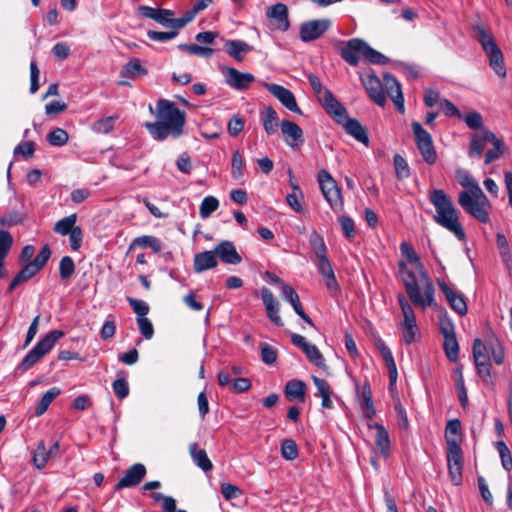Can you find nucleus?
I'll return each mask as SVG.
<instances>
[{
    "mask_svg": "<svg viewBox=\"0 0 512 512\" xmlns=\"http://www.w3.org/2000/svg\"><path fill=\"white\" fill-rule=\"evenodd\" d=\"M148 70L142 66L138 58H132L120 71L121 78H136L147 75Z\"/></svg>",
    "mask_w": 512,
    "mask_h": 512,
    "instance_id": "obj_35",
    "label": "nucleus"
},
{
    "mask_svg": "<svg viewBox=\"0 0 512 512\" xmlns=\"http://www.w3.org/2000/svg\"><path fill=\"white\" fill-rule=\"evenodd\" d=\"M411 126L417 148L423 160L429 165L435 164L437 161V152L431 134L417 121L412 122Z\"/></svg>",
    "mask_w": 512,
    "mask_h": 512,
    "instance_id": "obj_9",
    "label": "nucleus"
},
{
    "mask_svg": "<svg viewBox=\"0 0 512 512\" xmlns=\"http://www.w3.org/2000/svg\"><path fill=\"white\" fill-rule=\"evenodd\" d=\"M281 455L285 460H295L298 457V448L296 442L292 439H285L281 443Z\"/></svg>",
    "mask_w": 512,
    "mask_h": 512,
    "instance_id": "obj_55",
    "label": "nucleus"
},
{
    "mask_svg": "<svg viewBox=\"0 0 512 512\" xmlns=\"http://www.w3.org/2000/svg\"><path fill=\"white\" fill-rule=\"evenodd\" d=\"M334 120L343 125L345 128V131L355 138L358 142L362 143L366 147L369 146V137L365 130V128L362 126V124L355 118H349L347 114V110L345 109V113L343 118H339L336 115H331Z\"/></svg>",
    "mask_w": 512,
    "mask_h": 512,
    "instance_id": "obj_12",
    "label": "nucleus"
},
{
    "mask_svg": "<svg viewBox=\"0 0 512 512\" xmlns=\"http://www.w3.org/2000/svg\"><path fill=\"white\" fill-rule=\"evenodd\" d=\"M306 384L300 380H290L286 383L284 393L285 396L290 400H299L304 402L305 400Z\"/></svg>",
    "mask_w": 512,
    "mask_h": 512,
    "instance_id": "obj_34",
    "label": "nucleus"
},
{
    "mask_svg": "<svg viewBox=\"0 0 512 512\" xmlns=\"http://www.w3.org/2000/svg\"><path fill=\"white\" fill-rule=\"evenodd\" d=\"M49 459H51V456L48 453V449L46 448L45 442L41 440L38 442L36 449L33 453V464L38 470H41L46 466Z\"/></svg>",
    "mask_w": 512,
    "mask_h": 512,
    "instance_id": "obj_40",
    "label": "nucleus"
},
{
    "mask_svg": "<svg viewBox=\"0 0 512 512\" xmlns=\"http://www.w3.org/2000/svg\"><path fill=\"white\" fill-rule=\"evenodd\" d=\"M318 182L322 194L330 207L336 212L341 211L343 208L341 190L331 174L324 169L320 170L318 172Z\"/></svg>",
    "mask_w": 512,
    "mask_h": 512,
    "instance_id": "obj_8",
    "label": "nucleus"
},
{
    "mask_svg": "<svg viewBox=\"0 0 512 512\" xmlns=\"http://www.w3.org/2000/svg\"><path fill=\"white\" fill-rule=\"evenodd\" d=\"M245 161L239 150H235L232 154L231 175L234 179L240 180L244 176Z\"/></svg>",
    "mask_w": 512,
    "mask_h": 512,
    "instance_id": "obj_45",
    "label": "nucleus"
},
{
    "mask_svg": "<svg viewBox=\"0 0 512 512\" xmlns=\"http://www.w3.org/2000/svg\"><path fill=\"white\" fill-rule=\"evenodd\" d=\"M496 448L499 452L503 468L506 471H511L512 470V455H511V452H510L508 446L505 444V442L498 441L496 443Z\"/></svg>",
    "mask_w": 512,
    "mask_h": 512,
    "instance_id": "obj_57",
    "label": "nucleus"
},
{
    "mask_svg": "<svg viewBox=\"0 0 512 512\" xmlns=\"http://www.w3.org/2000/svg\"><path fill=\"white\" fill-rule=\"evenodd\" d=\"M399 327L402 332L403 341L407 345H411L420 338V329L417 325L415 313L403 316Z\"/></svg>",
    "mask_w": 512,
    "mask_h": 512,
    "instance_id": "obj_23",
    "label": "nucleus"
},
{
    "mask_svg": "<svg viewBox=\"0 0 512 512\" xmlns=\"http://www.w3.org/2000/svg\"><path fill=\"white\" fill-rule=\"evenodd\" d=\"M75 272V263L70 256H64L59 263V274L62 280L69 279Z\"/></svg>",
    "mask_w": 512,
    "mask_h": 512,
    "instance_id": "obj_59",
    "label": "nucleus"
},
{
    "mask_svg": "<svg viewBox=\"0 0 512 512\" xmlns=\"http://www.w3.org/2000/svg\"><path fill=\"white\" fill-rule=\"evenodd\" d=\"M454 375H455V386H456L457 395H458V398L460 401V405L463 408H466L468 405V395H467V390H466L465 383H464L462 367H457L454 371Z\"/></svg>",
    "mask_w": 512,
    "mask_h": 512,
    "instance_id": "obj_41",
    "label": "nucleus"
},
{
    "mask_svg": "<svg viewBox=\"0 0 512 512\" xmlns=\"http://www.w3.org/2000/svg\"><path fill=\"white\" fill-rule=\"evenodd\" d=\"M156 116L158 121L145 123V127L155 140L164 141L169 136L179 138L183 134L186 114L174 102L159 100Z\"/></svg>",
    "mask_w": 512,
    "mask_h": 512,
    "instance_id": "obj_2",
    "label": "nucleus"
},
{
    "mask_svg": "<svg viewBox=\"0 0 512 512\" xmlns=\"http://www.w3.org/2000/svg\"><path fill=\"white\" fill-rule=\"evenodd\" d=\"M51 257L49 245H44L33 261L29 263L39 272Z\"/></svg>",
    "mask_w": 512,
    "mask_h": 512,
    "instance_id": "obj_60",
    "label": "nucleus"
},
{
    "mask_svg": "<svg viewBox=\"0 0 512 512\" xmlns=\"http://www.w3.org/2000/svg\"><path fill=\"white\" fill-rule=\"evenodd\" d=\"M61 393V390L57 387H52L50 388L48 391H46L40 401L38 402L36 408H35V416L39 417L41 415H43L49 405L51 404V402L57 397L59 396Z\"/></svg>",
    "mask_w": 512,
    "mask_h": 512,
    "instance_id": "obj_36",
    "label": "nucleus"
},
{
    "mask_svg": "<svg viewBox=\"0 0 512 512\" xmlns=\"http://www.w3.org/2000/svg\"><path fill=\"white\" fill-rule=\"evenodd\" d=\"M69 140L68 133L62 128H55L47 135V141L52 146H63Z\"/></svg>",
    "mask_w": 512,
    "mask_h": 512,
    "instance_id": "obj_53",
    "label": "nucleus"
},
{
    "mask_svg": "<svg viewBox=\"0 0 512 512\" xmlns=\"http://www.w3.org/2000/svg\"><path fill=\"white\" fill-rule=\"evenodd\" d=\"M437 282L450 307L459 315H465L467 313V304L463 294L453 291L443 280H438Z\"/></svg>",
    "mask_w": 512,
    "mask_h": 512,
    "instance_id": "obj_20",
    "label": "nucleus"
},
{
    "mask_svg": "<svg viewBox=\"0 0 512 512\" xmlns=\"http://www.w3.org/2000/svg\"><path fill=\"white\" fill-rule=\"evenodd\" d=\"M261 360L267 365H273L277 361V350L266 342L260 343Z\"/></svg>",
    "mask_w": 512,
    "mask_h": 512,
    "instance_id": "obj_58",
    "label": "nucleus"
},
{
    "mask_svg": "<svg viewBox=\"0 0 512 512\" xmlns=\"http://www.w3.org/2000/svg\"><path fill=\"white\" fill-rule=\"evenodd\" d=\"M487 342L494 362L497 365L503 364L505 358L504 347L497 338V336L492 334L491 336L488 337Z\"/></svg>",
    "mask_w": 512,
    "mask_h": 512,
    "instance_id": "obj_39",
    "label": "nucleus"
},
{
    "mask_svg": "<svg viewBox=\"0 0 512 512\" xmlns=\"http://www.w3.org/2000/svg\"><path fill=\"white\" fill-rule=\"evenodd\" d=\"M419 273L424 284V296H422L420 292L416 275L411 269L404 272L401 276L402 282L412 304L417 307H421L422 310H425L426 307H432L435 305V288L424 267L422 271H419Z\"/></svg>",
    "mask_w": 512,
    "mask_h": 512,
    "instance_id": "obj_4",
    "label": "nucleus"
},
{
    "mask_svg": "<svg viewBox=\"0 0 512 512\" xmlns=\"http://www.w3.org/2000/svg\"><path fill=\"white\" fill-rule=\"evenodd\" d=\"M69 243L72 250L77 251L82 246L83 231L80 226H75L72 231L68 234Z\"/></svg>",
    "mask_w": 512,
    "mask_h": 512,
    "instance_id": "obj_64",
    "label": "nucleus"
},
{
    "mask_svg": "<svg viewBox=\"0 0 512 512\" xmlns=\"http://www.w3.org/2000/svg\"><path fill=\"white\" fill-rule=\"evenodd\" d=\"M64 336L61 330H53L37 342V344L22 359L17 369L27 371L38 363L42 357L49 353L56 342Z\"/></svg>",
    "mask_w": 512,
    "mask_h": 512,
    "instance_id": "obj_6",
    "label": "nucleus"
},
{
    "mask_svg": "<svg viewBox=\"0 0 512 512\" xmlns=\"http://www.w3.org/2000/svg\"><path fill=\"white\" fill-rule=\"evenodd\" d=\"M495 139V134L491 131H483L481 134L473 135L471 139L469 156L472 158H480L487 143Z\"/></svg>",
    "mask_w": 512,
    "mask_h": 512,
    "instance_id": "obj_27",
    "label": "nucleus"
},
{
    "mask_svg": "<svg viewBox=\"0 0 512 512\" xmlns=\"http://www.w3.org/2000/svg\"><path fill=\"white\" fill-rule=\"evenodd\" d=\"M217 265L218 259L214 250H205L194 255L193 269L195 273H203L204 271L216 268Z\"/></svg>",
    "mask_w": 512,
    "mask_h": 512,
    "instance_id": "obj_26",
    "label": "nucleus"
},
{
    "mask_svg": "<svg viewBox=\"0 0 512 512\" xmlns=\"http://www.w3.org/2000/svg\"><path fill=\"white\" fill-rule=\"evenodd\" d=\"M400 250H401L402 255L405 258H407V260L410 263L415 264L418 271L423 270V264L420 262L419 256L417 255V253L415 252V250L413 249V247L410 244H408L407 242H402L400 244Z\"/></svg>",
    "mask_w": 512,
    "mask_h": 512,
    "instance_id": "obj_52",
    "label": "nucleus"
},
{
    "mask_svg": "<svg viewBox=\"0 0 512 512\" xmlns=\"http://www.w3.org/2000/svg\"><path fill=\"white\" fill-rule=\"evenodd\" d=\"M490 143H492L493 148L489 149L486 152V154L484 156L485 164L492 163L494 160L500 158L503 154L504 143L501 139H499L495 136V139L491 140Z\"/></svg>",
    "mask_w": 512,
    "mask_h": 512,
    "instance_id": "obj_50",
    "label": "nucleus"
},
{
    "mask_svg": "<svg viewBox=\"0 0 512 512\" xmlns=\"http://www.w3.org/2000/svg\"><path fill=\"white\" fill-rule=\"evenodd\" d=\"M395 173L398 180H404L410 177V168L407 161L400 155L393 156Z\"/></svg>",
    "mask_w": 512,
    "mask_h": 512,
    "instance_id": "obj_49",
    "label": "nucleus"
},
{
    "mask_svg": "<svg viewBox=\"0 0 512 512\" xmlns=\"http://www.w3.org/2000/svg\"><path fill=\"white\" fill-rule=\"evenodd\" d=\"M173 16L174 11L161 9L155 21L164 27L173 29H180L187 25V19L184 16L181 18H173Z\"/></svg>",
    "mask_w": 512,
    "mask_h": 512,
    "instance_id": "obj_29",
    "label": "nucleus"
},
{
    "mask_svg": "<svg viewBox=\"0 0 512 512\" xmlns=\"http://www.w3.org/2000/svg\"><path fill=\"white\" fill-rule=\"evenodd\" d=\"M282 298L291 304L295 313L299 317H301L308 325L314 327L312 319L305 313L301 305L299 295L297 294L293 287L287 284H283Z\"/></svg>",
    "mask_w": 512,
    "mask_h": 512,
    "instance_id": "obj_25",
    "label": "nucleus"
},
{
    "mask_svg": "<svg viewBox=\"0 0 512 512\" xmlns=\"http://www.w3.org/2000/svg\"><path fill=\"white\" fill-rule=\"evenodd\" d=\"M266 16L273 21L275 27L281 31H286L290 27L288 20V8L283 3H276L268 7Z\"/></svg>",
    "mask_w": 512,
    "mask_h": 512,
    "instance_id": "obj_24",
    "label": "nucleus"
},
{
    "mask_svg": "<svg viewBox=\"0 0 512 512\" xmlns=\"http://www.w3.org/2000/svg\"><path fill=\"white\" fill-rule=\"evenodd\" d=\"M189 452L193 459V462L199 468H201L205 472L212 470L213 464L211 460L208 458L207 453L204 449L198 448L197 443H191L189 445Z\"/></svg>",
    "mask_w": 512,
    "mask_h": 512,
    "instance_id": "obj_32",
    "label": "nucleus"
},
{
    "mask_svg": "<svg viewBox=\"0 0 512 512\" xmlns=\"http://www.w3.org/2000/svg\"><path fill=\"white\" fill-rule=\"evenodd\" d=\"M112 389H113L115 396L119 400H123L129 394V385H128L125 377H121V378L114 380L112 383Z\"/></svg>",
    "mask_w": 512,
    "mask_h": 512,
    "instance_id": "obj_61",
    "label": "nucleus"
},
{
    "mask_svg": "<svg viewBox=\"0 0 512 512\" xmlns=\"http://www.w3.org/2000/svg\"><path fill=\"white\" fill-rule=\"evenodd\" d=\"M309 83L321 105L325 108L329 115H336L343 118L345 107L334 97L333 93L324 88L319 77L315 74H308Z\"/></svg>",
    "mask_w": 512,
    "mask_h": 512,
    "instance_id": "obj_7",
    "label": "nucleus"
},
{
    "mask_svg": "<svg viewBox=\"0 0 512 512\" xmlns=\"http://www.w3.org/2000/svg\"><path fill=\"white\" fill-rule=\"evenodd\" d=\"M361 82L365 87L369 97L377 105L384 107L386 104V96L383 90L384 84L374 73L361 77Z\"/></svg>",
    "mask_w": 512,
    "mask_h": 512,
    "instance_id": "obj_14",
    "label": "nucleus"
},
{
    "mask_svg": "<svg viewBox=\"0 0 512 512\" xmlns=\"http://www.w3.org/2000/svg\"><path fill=\"white\" fill-rule=\"evenodd\" d=\"M280 127L284 141L288 146L298 148L304 143L303 130L297 123L290 120H282Z\"/></svg>",
    "mask_w": 512,
    "mask_h": 512,
    "instance_id": "obj_18",
    "label": "nucleus"
},
{
    "mask_svg": "<svg viewBox=\"0 0 512 512\" xmlns=\"http://www.w3.org/2000/svg\"><path fill=\"white\" fill-rule=\"evenodd\" d=\"M77 214L73 213L57 221L53 227V231L62 236L68 235L76 226Z\"/></svg>",
    "mask_w": 512,
    "mask_h": 512,
    "instance_id": "obj_43",
    "label": "nucleus"
},
{
    "mask_svg": "<svg viewBox=\"0 0 512 512\" xmlns=\"http://www.w3.org/2000/svg\"><path fill=\"white\" fill-rule=\"evenodd\" d=\"M455 177L457 182L466 188L458 194V203L461 208L479 222L488 223L490 203L479 184L464 169H457Z\"/></svg>",
    "mask_w": 512,
    "mask_h": 512,
    "instance_id": "obj_1",
    "label": "nucleus"
},
{
    "mask_svg": "<svg viewBox=\"0 0 512 512\" xmlns=\"http://www.w3.org/2000/svg\"><path fill=\"white\" fill-rule=\"evenodd\" d=\"M475 38L481 44L486 56L489 59V65L497 76L505 78L507 75L503 54L494 41L492 35L481 25L473 27Z\"/></svg>",
    "mask_w": 512,
    "mask_h": 512,
    "instance_id": "obj_5",
    "label": "nucleus"
},
{
    "mask_svg": "<svg viewBox=\"0 0 512 512\" xmlns=\"http://www.w3.org/2000/svg\"><path fill=\"white\" fill-rule=\"evenodd\" d=\"M146 473V467L142 463H135L124 472L123 477L119 479L114 489L118 491L123 488L137 486L144 479Z\"/></svg>",
    "mask_w": 512,
    "mask_h": 512,
    "instance_id": "obj_16",
    "label": "nucleus"
},
{
    "mask_svg": "<svg viewBox=\"0 0 512 512\" xmlns=\"http://www.w3.org/2000/svg\"><path fill=\"white\" fill-rule=\"evenodd\" d=\"M472 351L474 362L490 360L488 343L485 344L480 338L474 340Z\"/></svg>",
    "mask_w": 512,
    "mask_h": 512,
    "instance_id": "obj_47",
    "label": "nucleus"
},
{
    "mask_svg": "<svg viewBox=\"0 0 512 512\" xmlns=\"http://www.w3.org/2000/svg\"><path fill=\"white\" fill-rule=\"evenodd\" d=\"M13 245V237L9 231L0 229V279L7 276V270L3 267L4 260Z\"/></svg>",
    "mask_w": 512,
    "mask_h": 512,
    "instance_id": "obj_28",
    "label": "nucleus"
},
{
    "mask_svg": "<svg viewBox=\"0 0 512 512\" xmlns=\"http://www.w3.org/2000/svg\"><path fill=\"white\" fill-rule=\"evenodd\" d=\"M327 19L311 20L300 26V38L303 42H310L320 38L330 27Z\"/></svg>",
    "mask_w": 512,
    "mask_h": 512,
    "instance_id": "obj_15",
    "label": "nucleus"
},
{
    "mask_svg": "<svg viewBox=\"0 0 512 512\" xmlns=\"http://www.w3.org/2000/svg\"><path fill=\"white\" fill-rule=\"evenodd\" d=\"M251 49L249 44L241 40H228L225 43L226 52L238 62L243 61L244 54L250 52Z\"/></svg>",
    "mask_w": 512,
    "mask_h": 512,
    "instance_id": "obj_31",
    "label": "nucleus"
},
{
    "mask_svg": "<svg viewBox=\"0 0 512 512\" xmlns=\"http://www.w3.org/2000/svg\"><path fill=\"white\" fill-rule=\"evenodd\" d=\"M221 72L225 77L226 83L236 90H245L255 81L251 73L240 72L233 67H222Z\"/></svg>",
    "mask_w": 512,
    "mask_h": 512,
    "instance_id": "obj_13",
    "label": "nucleus"
},
{
    "mask_svg": "<svg viewBox=\"0 0 512 512\" xmlns=\"http://www.w3.org/2000/svg\"><path fill=\"white\" fill-rule=\"evenodd\" d=\"M264 86L288 110L298 114H302V111L298 107L294 94L289 89L274 83H265Z\"/></svg>",
    "mask_w": 512,
    "mask_h": 512,
    "instance_id": "obj_17",
    "label": "nucleus"
},
{
    "mask_svg": "<svg viewBox=\"0 0 512 512\" xmlns=\"http://www.w3.org/2000/svg\"><path fill=\"white\" fill-rule=\"evenodd\" d=\"M137 325L140 333L150 340L154 336V327L152 322L147 317H137Z\"/></svg>",
    "mask_w": 512,
    "mask_h": 512,
    "instance_id": "obj_63",
    "label": "nucleus"
},
{
    "mask_svg": "<svg viewBox=\"0 0 512 512\" xmlns=\"http://www.w3.org/2000/svg\"><path fill=\"white\" fill-rule=\"evenodd\" d=\"M304 354L312 364L324 371L328 370L325 359L316 345L310 344L307 349H305Z\"/></svg>",
    "mask_w": 512,
    "mask_h": 512,
    "instance_id": "obj_44",
    "label": "nucleus"
},
{
    "mask_svg": "<svg viewBox=\"0 0 512 512\" xmlns=\"http://www.w3.org/2000/svg\"><path fill=\"white\" fill-rule=\"evenodd\" d=\"M460 434H461V423L458 419H452L447 422L445 428V438L446 442L448 440L458 441L460 444Z\"/></svg>",
    "mask_w": 512,
    "mask_h": 512,
    "instance_id": "obj_56",
    "label": "nucleus"
},
{
    "mask_svg": "<svg viewBox=\"0 0 512 512\" xmlns=\"http://www.w3.org/2000/svg\"><path fill=\"white\" fill-rule=\"evenodd\" d=\"M214 252L217 259L226 264L237 265L242 261V257L237 252L235 245L228 240L216 245Z\"/></svg>",
    "mask_w": 512,
    "mask_h": 512,
    "instance_id": "obj_22",
    "label": "nucleus"
},
{
    "mask_svg": "<svg viewBox=\"0 0 512 512\" xmlns=\"http://www.w3.org/2000/svg\"><path fill=\"white\" fill-rule=\"evenodd\" d=\"M178 48L190 54L210 58L214 52L212 48L199 46L197 44H179Z\"/></svg>",
    "mask_w": 512,
    "mask_h": 512,
    "instance_id": "obj_54",
    "label": "nucleus"
},
{
    "mask_svg": "<svg viewBox=\"0 0 512 512\" xmlns=\"http://www.w3.org/2000/svg\"><path fill=\"white\" fill-rule=\"evenodd\" d=\"M362 56L372 64L382 65L389 61L385 55L370 47L366 42L362 51Z\"/></svg>",
    "mask_w": 512,
    "mask_h": 512,
    "instance_id": "obj_48",
    "label": "nucleus"
},
{
    "mask_svg": "<svg viewBox=\"0 0 512 512\" xmlns=\"http://www.w3.org/2000/svg\"><path fill=\"white\" fill-rule=\"evenodd\" d=\"M261 298L266 309L267 317L270 321L278 327L283 326V321L279 315L280 304L267 287H263L261 289Z\"/></svg>",
    "mask_w": 512,
    "mask_h": 512,
    "instance_id": "obj_21",
    "label": "nucleus"
},
{
    "mask_svg": "<svg viewBox=\"0 0 512 512\" xmlns=\"http://www.w3.org/2000/svg\"><path fill=\"white\" fill-rule=\"evenodd\" d=\"M365 41L360 38H352L346 42L342 41L338 44L337 50L342 59L351 66L359 64L360 55H362Z\"/></svg>",
    "mask_w": 512,
    "mask_h": 512,
    "instance_id": "obj_11",
    "label": "nucleus"
},
{
    "mask_svg": "<svg viewBox=\"0 0 512 512\" xmlns=\"http://www.w3.org/2000/svg\"><path fill=\"white\" fill-rule=\"evenodd\" d=\"M373 428L376 429L375 443L383 455H387L390 451V439L387 430L383 425L375 423Z\"/></svg>",
    "mask_w": 512,
    "mask_h": 512,
    "instance_id": "obj_37",
    "label": "nucleus"
},
{
    "mask_svg": "<svg viewBox=\"0 0 512 512\" xmlns=\"http://www.w3.org/2000/svg\"><path fill=\"white\" fill-rule=\"evenodd\" d=\"M219 207V201L217 198L213 196H207L205 197L200 205V216L203 219L208 218L213 212H215Z\"/></svg>",
    "mask_w": 512,
    "mask_h": 512,
    "instance_id": "obj_51",
    "label": "nucleus"
},
{
    "mask_svg": "<svg viewBox=\"0 0 512 512\" xmlns=\"http://www.w3.org/2000/svg\"><path fill=\"white\" fill-rule=\"evenodd\" d=\"M429 201L436 211L433 215L434 222L453 233L458 240H464L465 231L459 221V212L445 191L442 189L431 190Z\"/></svg>",
    "mask_w": 512,
    "mask_h": 512,
    "instance_id": "obj_3",
    "label": "nucleus"
},
{
    "mask_svg": "<svg viewBox=\"0 0 512 512\" xmlns=\"http://www.w3.org/2000/svg\"><path fill=\"white\" fill-rule=\"evenodd\" d=\"M131 247L151 248L154 253L162 250V242L155 236L144 235L133 240Z\"/></svg>",
    "mask_w": 512,
    "mask_h": 512,
    "instance_id": "obj_38",
    "label": "nucleus"
},
{
    "mask_svg": "<svg viewBox=\"0 0 512 512\" xmlns=\"http://www.w3.org/2000/svg\"><path fill=\"white\" fill-rule=\"evenodd\" d=\"M36 144L34 141H25L18 144L14 148V155H22L24 158L28 159L34 155Z\"/></svg>",
    "mask_w": 512,
    "mask_h": 512,
    "instance_id": "obj_62",
    "label": "nucleus"
},
{
    "mask_svg": "<svg viewBox=\"0 0 512 512\" xmlns=\"http://www.w3.org/2000/svg\"><path fill=\"white\" fill-rule=\"evenodd\" d=\"M383 84L387 95L394 102L397 110L401 113L404 112V97L401 85L398 80L390 73L383 75Z\"/></svg>",
    "mask_w": 512,
    "mask_h": 512,
    "instance_id": "obj_19",
    "label": "nucleus"
},
{
    "mask_svg": "<svg viewBox=\"0 0 512 512\" xmlns=\"http://www.w3.org/2000/svg\"><path fill=\"white\" fill-rule=\"evenodd\" d=\"M443 348L446 354V357L451 362H456L459 356V344L456 338V334L443 336Z\"/></svg>",
    "mask_w": 512,
    "mask_h": 512,
    "instance_id": "obj_42",
    "label": "nucleus"
},
{
    "mask_svg": "<svg viewBox=\"0 0 512 512\" xmlns=\"http://www.w3.org/2000/svg\"><path fill=\"white\" fill-rule=\"evenodd\" d=\"M118 118V115L101 118L93 123L92 130L96 133L107 134L114 129L115 121Z\"/></svg>",
    "mask_w": 512,
    "mask_h": 512,
    "instance_id": "obj_46",
    "label": "nucleus"
},
{
    "mask_svg": "<svg viewBox=\"0 0 512 512\" xmlns=\"http://www.w3.org/2000/svg\"><path fill=\"white\" fill-rule=\"evenodd\" d=\"M447 465L449 477L456 486L462 484L463 452L458 441L448 440Z\"/></svg>",
    "mask_w": 512,
    "mask_h": 512,
    "instance_id": "obj_10",
    "label": "nucleus"
},
{
    "mask_svg": "<svg viewBox=\"0 0 512 512\" xmlns=\"http://www.w3.org/2000/svg\"><path fill=\"white\" fill-rule=\"evenodd\" d=\"M263 128L268 135H274L280 126L279 117L275 109L271 106L266 107L260 114Z\"/></svg>",
    "mask_w": 512,
    "mask_h": 512,
    "instance_id": "obj_30",
    "label": "nucleus"
},
{
    "mask_svg": "<svg viewBox=\"0 0 512 512\" xmlns=\"http://www.w3.org/2000/svg\"><path fill=\"white\" fill-rule=\"evenodd\" d=\"M318 270L325 280L326 287L331 291L338 290L339 285L329 259L318 261Z\"/></svg>",
    "mask_w": 512,
    "mask_h": 512,
    "instance_id": "obj_33",
    "label": "nucleus"
}]
</instances>
